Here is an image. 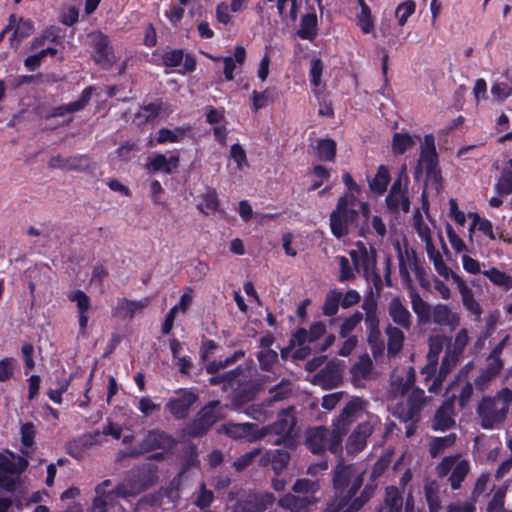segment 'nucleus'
Segmentation results:
<instances>
[{
    "label": "nucleus",
    "instance_id": "7ed1b4c3",
    "mask_svg": "<svg viewBox=\"0 0 512 512\" xmlns=\"http://www.w3.org/2000/svg\"><path fill=\"white\" fill-rule=\"evenodd\" d=\"M296 425V418L293 415V407L282 409L277 419L270 425L263 426L259 430L256 438H264L267 435H275L274 445H283L285 448H291L295 444L292 432Z\"/></svg>",
    "mask_w": 512,
    "mask_h": 512
},
{
    "label": "nucleus",
    "instance_id": "a211bd4d",
    "mask_svg": "<svg viewBox=\"0 0 512 512\" xmlns=\"http://www.w3.org/2000/svg\"><path fill=\"white\" fill-rule=\"evenodd\" d=\"M94 90L93 86L84 88L78 100L53 107L47 114V118L63 117L68 113H75L85 109L91 100Z\"/></svg>",
    "mask_w": 512,
    "mask_h": 512
},
{
    "label": "nucleus",
    "instance_id": "c9c22d12",
    "mask_svg": "<svg viewBox=\"0 0 512 512\" xmlns=\"http://www.w3.org/2000/svg\"><path fill=\"white\" fill-rule=\"evenodd\" d=\"M431 317V323L439 326H449L458 321L457 316L453 314L451 309L445 304L435 305L432 309Z\"/></svg>",
    "mask_w": 512,
    "mask_h": 512
},
{
    "label": "nucleus",
    "instance_id": "864d4df0",
    "mask_svg": "<svg viewBox=\"0 0 512 512\" xmlns=\"http://www.w3.org/2000/svg\"><path fill=\"white\" fill-rule=\"evenodd\" d=\"M456 440V435L454 433L449 434L444 437H435L431 440L429 444V452L432 457H436L445 449L451 447Z\"/></svg>",
    "mask_w": 512,
    "mask_h": 512
},
{
    "label": "nucleus",
    "instance_id": "20e7f679",
    "mask_svg": "<svg viewBox=\"0 0 512 512\" xmlns=\"http://www.w3.org/2000/svg\"><path fill=\"white\" fill-rule=\"evenodd\" d=\"M362 409L358 400L349 401L340 414L332 421V430L328 442V450L335 455H341L343 437L348 433L350 426L355 421L356 413Z\"/></svg>",
    "mask_w": 512,
    "mask_h": 512
},
{
    "label": "nucleus",
    "instance_id": "a878e982",
    "mask_svg": "<svg viewBox=\"0 0 512 512\" xmlns=\"http://www.w3.org/2000/svg\"><path fill=\"white\" fill-rule=\"evenodd\" d=\"M261 388L262 383L258 380H249L241 384L234 394L233 403L241 406L254 400Z\"/></svg>",
    "mask_w": 512,
    "mask_h": 512
},
{
    "label": "nucleus",
    "instance_id": "c756f323",
    "mask_svg": "<svg viewBox=\"0 0 512 512\" xmlns=\"http://www.w3.org/2000/svg\"><path fill=\"white\" fill-rule=\"evenodd\" d=\"M246 3L247 0H231L229 5L224 1L220 2L216 6V20L223 25H229L232 21L229 11L240 12L245 8Z\"/></svg>",
    "mask_w": 512,
    "mask_h": 512
},
{
    "label": "nucleus",
    "instance_id": "39448f33",
    "mask_svg": "<svg viewBox=\"0 0 512 512\" xmlns=\"http://www.w3.org/2000/svg\"><path fill=\"white\" fill-rule=\"evenodd\" d=\"M365 471H357L354 465L338 463L333 469V488L336 496L348 499L356 498V494L364 482Z\"/></svg>",
    "mask_w": 512,
    "mask_h": 512
},
{
    "label": "nucleus",
    "instance_id": "c03bdc74",
    "mask_svg": "<svg viewBox=\"0 0 512 512\" xmlns=\"http://www.w3.org/2000/svg\"><path fill=\"white\" fill-rule=\"evenodd\" d=\"M245 356V351L242 349L236 350L232 355L226 357L224 360H213L206 364L205 370L208 374L214 376L219 370L233 365L238 360Z\"/></svg>",
    "mask_w": 512,
    "mask_h": 512
},
{
    "label": "nucleus",
    "instance_id": "6e6552de",
    "mask_svg": "<svg viewBox=\"0 0 512 512\" xmlns=\"http://www.w3.org/2000/svg\"><path fill=\"white\" fill-rule=\"evenodd\" d=\"M425 393L420 388H414L409 394L406 404H398L395 408L394 415L401 422L420 421L421 411L425 403Z\"/></svg>",
    "mask_w": 512,
    "mask_h": 512
},
{
    "label": "nucleus",
    "instance_id": "cd10ccee",
    "mask_svg": "<svg viewBox=\"0 0 512 512\" xmlns=\"http://www.w3.org/2000/svg\"><path fill=\"white\" fill-rule=\"evenodd\" d=\"M452 416V406L449 403L444 402L435 412L432 429L434 431H446L450 429L455 424Z\"/></svg>",
    "mask_w": 512,
    "mask_h": 512
},
{
    "label": "nucleus",
    "instance_id": "052dcab7",
    "mask_svg": "<svg viewBox=\"0 0 512 512\" xmlns=\"http://www.w3.org/2000/svg\"><path fill=\"white\" fill-rule=\"evenodd\" d=\"M460 294L464 307L473 315H475L477 319H479L483 310L479 302L475 300L473 291L468 288L467 290L462 291Z\"/></svg>",
    "mask_w": 512,
    "mask_h": 512
},
{
    "label": "nucleus",
    "instance_id": "f8f14e48",
    "mask_svg": "<svg viewBox=\"0 0 512 512\" xmlns=\"http://www.w3.org/2000/svg\"><path fill=\"white\" fill-rule=\"evenodd\" d=\"M274 501L275 496L271 492L253 493L236 501L230 512H264Z\"/></svg>",
    "mask_w": 512,
    "mask_h": 512
},
{
    "label": "nucleus",
    "instance_id": "4be33fe9",
    "mask_svg": "<svg viewBox=\"0 0 512 512\" xmlns=\"http://www.w3.org/2000/svg\"><path fill=\"white\" fill-rule=\"evenodd\" d=\"M317 502L313 495H293L288 493L280 498L279 505L291 512H309L310 507Z\"/></svg>",
    "mask_w": 512,
    "mask_h": 512
},
{
    "label": "nucleus",
    "instance_id": "4d7b16f0",
    "mask_svg": "<svg viewBox=\"0 0 512 512\" xmlns=\"http://www.w3.org/2000/svg\"><path fill=\"white\" fill-rule=\"evenodd\" d=\"M289 460L290 453L286 449H276L272 452L270 462L276 475H280V473L286 468Z\"/></svg>",
    "mask_w": 512,
    "mask_h": 512
},
{
    "label": "nucleus",
    "instance_id": "8fccbe9b",
    "mask_svg": "<svg viewBox=\"0 0 512 512\" xmlns=\"http://www.w3.org/2000/svg\"><path fill=\"white\" fill-rule=\"evenodd\" d=\"M203 203L199 204L198 209L205 215H209L218 210L220 201L214 188L208 189L202 196Z\"/></svg>",
    "mask_w": 512,
    "mask_h": 512
},
{
    "label": "nucleus",
    "instance_id": "f257e3e1",
    "mask_svg": "<svg viewBox=\"0 0 512 512\" xmlns=\"http://www.w3.org/2000/svg\"><path fill=\"white\" fill-rule=\"evenodd\" d=\"M511 403L512 391L509 388L501 389L493 397H483L476 409L481 427L490 430L503 423Z\"/></svg>",
    "mask_w": 512,
    "mask_h": 512
},
{
    "label": "nucleus",
    "instance_id": "9b49d317",
    "mask_svg": "<svg viewBox=\"0 0 512 512\" xmlns=\"http://www.w3.org/2000/svg\"><path fill=\"white\" fill-rule=\"evenodd\" d=\"M92 48L94 51L93 60L103 69H110L116 62V56L111 46L109 37L97 32L92 38Z\"/></svg>",
    "mask_w": 512,
    "mask_h": 512
},
{
    "label": "nucleus",
    "instance_id": "0e129e2a",
    "mask_svg": "<svg viewBox=\"0 0 512 512\" xmlns=\"http://www.w3.org/2000/svg\"><path fill=\"white\" fill-rule=\"evenodd\" d=\"M183 58V49L168 50L163 53L161 64L166 68H176L181 65Z\"/></svg>",
    "mask_w": 512,
    "mask_h": 512
},
{
    "label": "nucleus",
    "instance_id": "b1692460",
    "mask_svg": "<svg viewBox=\"0 0 512 512\" xmlns=\"http://www.w3.org/2000/svg\"><path fill=\"white\" fill-rule=\"evenodd\" d=\"M258 425L255 423H231L226 428V434L232 439H245L248 442H255L259 434Z\"/></svg>",
    "mask_w": 512,
    "mask_h": 512
},
{
    "label": "nucleus",
    "instance_id": "338daca9",
    "mask_svg": "<svg viewBox=\"0 0 512 512\" xmlns=\"http://www.w3.org/2000/svg\"><path fill=\"white\" fill-rule=\"evenodd\" d=\"M416 4L413 0H406L400 3L396 8V17L398 24L404 26L408 18L415 12Z\"/></svg>",
    "mask_w": 512,
    "mask_h": 512
},
{
    "label": "nucleus",
    "instance_id": "603ef678",
    "mask_svg": "<svg viewBox=\"0 0 512 512\" xmlns=\"http://www.w3.org/2000/svg\"><path fill=\"white\" fill-rule=\"evenodd\" d=\"M483 275L486 276L494 285L503 287L505 290L512 288V277L495 267L484 271Z\"/></svg>",
    "mask_w": 512,
    "mask_h": 512
},
{
    "label": "nucleus",
    "instance_id": "0eeeda50",
    "mask_svg": "<svg viewBox=\"0 0 512 512\" xmlns=\"http://www.w3.org/2000/svg\"><path fill=\"white\" fill-rule=\"evenodd\" d=\"M177 444L172 435L159 429L149 430L138 447L132 452L133 455L144 454L157 449L164 451L171 450Z\"/></svg>",
    "mask_w": 512,
    "mask_h": 512
},
{
    "label": "nucleus",
    "instance_id": "5fc2aeb1",
    "mask_svg": "<svg viewBox=\"0 0 512 512\" xmlns=\"http://www.w3.org/2000/svg\"><path fill=\"white\" fill-rule=\"evenodd\" d=\"M350 257L356 267H361L365 272H368L370 267L374 265L375 259L369 255L367 249L362 244L359 252L350 251Z\"/></svg>",
    "mask_w": 512,
    "mask_h": 512
},
{
    "label": "nucleus",
    "instance_id": "79ce46f5",
    "mask_svg": "<svg viewBox=\"0 0 512 512\" xmlns=\"http://www.w3.org/2000/svg\"><path fill=\"white\" fill-rule=\"evenodd\" d=\"M338 498L327 504V507L323 512H357L361 508H356V501L359 500V497L354 499H348L345 496H337Z\"/></svg>",
    "mask_w": 512,
    "mask_h": 512
},
{
    "label": "nucleus",
    "instance_id": "473e14b6",
    "mask_svg": "<svg viewBox=\"0 0 512 512\" xmlns=\"http://www.w3.org/2000/svg\"><path fill=\"white\" fill-rule=\"evenodd\" d=\"M317 15L315 12L307 13L301 17L297 36L304 40H314L317 36Z\"/></svg>",
    "mask_w": 512,
    "mask_h": 512
},
{
    "label": "nucleus",
    "instance_id": "e2e57ef3",
    "mask_svg": "<svg viewBox=\"0 0 512 512\" xmlns=\"http://www.w3.org/2000/svg\"><path fill=\"white\" fill-rule=\"evenodd\" d=\"M290 385L289 380L282 379L278 384L269 389L271 395L270 400L272 402H278L286 399L291 393Z\"/></svg>",
    "mask_w": 512,
    "mask_h": 512
},
{
    "label": "nucleus",
    "instance_id": "f704fd0d",
    "mask_svg": "<svg viewBox=\"0 0 512 512\" xmlns=\"http://www.w3.org/2000/svg\"><path fill=\"white\" fill-rule=\"evenodd\" d=\"M13 33L10 37L11 46H14V41L17 40L15 47L17 48L23 39L28 38L34 32V24L30 19H24L17 16V21Z\"/></svg>",
    "mask_w": 512,
    "mask_h": 512
},
{
    "label": "nucleus",
    "instance_id": "c85d7f7f",
    "mask_svg": "<svg viewBox=\"0 0 512 512\" xmlns=\"http://www.w3.org/2000/svg\"><path fill=\"white\" fill-rule=\"evenodd\" d=\"M162 111V101L158 99L155 102L141 106L140 110L134 115V122L137 126H143L153 122L158 118Z\"/></svg>",
    "mask_w": 512,
    "mask_h": 512
},
{
    "label": "nucleus",
    "instance_id": "37998d69",
    "mask_svg": "<svg viewBox=\"0 0 512 512\" xmlns=\"http://www.w3.org/2000/svg\"><path fill=\"white\" fill-rule=\"evenodd\" d=\"M342 292L338 289H331L327 292L322 306V314L327 317H333L338 313L341 305Z\"/></svg>",
    "mask_w": 512,
    "mask_h": 512
},
{
    "label": "nucleus",
    "instance_id": "49530a36",
    "mask_svg": "<svg viewBox=\"0 0 512 512\" xmlns=\"http://www.w3.org/2000/svg\"><path fill=\"white\" fill-rule=\"evenodd\" d=\"M457 358L454 356L445 355L442 358L438 373L433 381L430 391L436 390L442 385L447 375L450 373L452 367L456 364Z\"/></svg>",
    "mask_w": 512,
    "mask_h": 512
},
{
    "label": "nucleus",
    "instance_id": "3c124183",
    "mask_svg": "<svg viewBox=\"0 0 512 512\" xmlns=\"http://www.w3.org/2000/svg\"><path fill=\"white\" fill-rule=\"evenodd\" d=\"M186 133V129L176 127L174 130L168 128H161L158 131L156 138L157 144L177 143L180 142Z\"/></svg>",
    "mask_w": 512,
    "mask_h": 512
},
{
    "label": "nucleus",
    "instance_id": "412c9836",
    "mask_svg": "<svg viewBox=\"0 0 512 512\" xmlns=\"http://www.w3.org/2000/svg\"><path fill=\"white\" fill-rule=\"evenodd\" d=\"M388 314L396 325L405 330H410L412 315L399 296H395L390 300Z\"/></svg>",
    "mask_w": 512,
    "mask_h": 512
},
{
    "label": "nucleus",
    "instance_id": "2eb2a0df",
    "mask_svg": "<svg viewBox=\"0 0 512 512\" xmlns=\"http://www.w3.org/2000/svg\"><path fill=\"white\" fill-rule=\"evenodd\" d=\"M374 432V425L365 421L359 423L356 428L349 435L346 442V449L348 453H359L364 450L367 444V439Z\"/></svg>",
    "mask_w": 512,
    "mask_h": 512
},
{
    "label": "nucleus",
    "instance_id": "aec40b11",
    "mask_svg": "<svg viewBox=\"0 0 512 512\" xmlns=\"http://www.w3.org/2000/svg\"><path fill=\"white\" fill-rule=\"evenodd\" d=\"M422 165L425 169H431L438 166V154L436 151L435 138L433 134H427L424 136V140L421 145L420 158L415 169L416 176L418 173H421Z\"/></svg>",
    "mask_w": 512,
    "mask_h": 512
},
{
    "label": "nucleus",
    "instance_id": "2f4dec72",
    "mask_svg": "<svg viewBox=\"0 0 512 512\" xmlns=\"http://www.w3.org/2000/svg\"><path fill=\"white\" fill-rule=\"evenodd\" d=\"M403 496L395 486H389L385 490L384 504L379 512H402Z\"/></svg>",
    "mask_w": 512,
    "mask_h": 512
},
{
    "label": "nucleus",
    "instance_id": "7c9ffc66",
    "mask_svg": "<svg viewBox=\"0 0 512 512\" xmlns=\"http://www.w3.org/2000/svg\"><path fill=\"white\" fill-rule=\"evenodd\" d=\"M419 140L418 135L412 136L409 133L396 132L392 136L391 151L394 155H403Z\"/></svg>",
    "mask_w": 512,
    "mask_h": 512
},
{
    "label": "nucleus",
    "instance_id": "680f3d73",
    "mask_svg": "<svg viewBox=\"0 0 512 512\" xmlns=\"http://www.w3.org/2000/svg\"><path fill=\"white\" fill-rule=\"evenodd\" d=\"M472 216L473 219L469 231L473 232L474 228L477 227L480 232L488 236L491 240H494L495 235L492 222L488 219L481 218L477 213H474Z\"/></svg>",
    "mask_w": 512,
    "mask_h": 512
},
{
    "label": "nucleus",
    "instance_id": "13d9d810",
    "mask_svg": "<svg viewBox=\"0 0 512 512\" xmlns=\"http://www.w3.org/2000/svg\"><path fill=\"white\" fill-rule=\"evenodd\" d=\"M257 359L262 371L270 372L278 360V354L273 349H263L258 352Z\"/></svg>",
    "mask_w": 512,
    "mask_h": 512
},
{
    "label": "nucleus",
    "instance_id": "e433bc0d",
    "mask_svg": "<svg viewBox=\"0 0 512 512\" xmlns=\"http://www.w3.org/2000/svg\"><path fill=\"white\" fill-rule=\"evenodd\" d=\"M390 171L387 166L380 165L377 168V172L374 178L369 181V188L376 194H383L387 190V186L390 183Z\"/></svg>",
    "mask_w": 512,
    "mask_h": 512
},
{
    "label": "nucleus",
    "instance_id": "9d476101",
    "mask_svg": "<svg viewBox=\"0 0 512 512\" xmlns=\"http://www.w3.org/2000/svg\"><path fill=\"white\" fill-rule=\"evenodd\" d=\"M50 169H61L74 172H91L93 165L88 155L77 154L70 157H63L60 154L52 156L48 161Z\"/></svg>",
    "mask_w": 512,
    "mask_h": 512
},
{
    "label": "nucleus",
    "instance_id": "6ab92c4d",
    "mask_svg": "<svg viewBox=\"0 0 512 512\" xmlns=\"http://www.w3.org/2000/svg\"><path fill=\"white\" fill-rule=\"evenodd\" d=\"M29 465L26 457L16 455L9 449L0 452V471L10 475L23 473Z\"/></svg>",
    "mask_w": 512,
    "mask_h": 512
},
{
    "label": "nucleus",
    "instance_id": "ea45409f",
    "mask_svg": "<svg viewBox=\"0 0 512 512\" xmlns=\"http://www.w3.org/2000/svg\"><path fill=\"white\" fill-rule=\"evenodd\" d=\"M337 144L331 138L319 139L316 146V155L320 161L332 162L335 160Z\"/></svg>",
    "mask_w": 512,
    "mask_h": 512
},
{
    "label": "nucleus",
    "instance_id": "4468645a",
    "mask_svg": "<svg viewBox=\"0 0 512 512\" xmlns=\"http://www.w3.org/2000/svg\"><path fill=\"white\" fill-rule=\"evenodd\" d=\"M67 299L76 304L78 313L79 335H85L91 310V298L82 290L75 289L67 293Z\"/></svg>",
    "mask_w": 512,
    "mask_h": 512
},
{
    "label": "nucleus",
    "instance_id": "774afa93",
    "mask_svg": "<svg viewBox=\"0 0 512 512\" xmlns=\"http://www.w3.org/2000/svg\"><path fill=\"white\" fill-rule=\"evenodd\" d=\"M367 342L374 357H378L383 354L385 344L381 337V331L368 332Z\"/></svg>",
    "mask_w": 512,
    "mask_h": 512
},
{
    "label": "nucleus",
    "instance_id": "393cba45",
    "mask_svg": "<svg viewBox=\"0 0 512 512\" xmlns=\"http://www.w3.org/2000/svg\"><path fill=\"white\" fill-rule=\"evenodd\" d=\"M409 297L411 300L412 310L416 314L418 324H430L432 322L431 313L433 307H431V305L414 289H411L409 292Z\"/></svg>",
    "mask_w": 512,
    "mask_h": 512
},
{
    "label": "nucleus",
    "instance_id": "72a5a7b5",
    "mask_svg": "<svg viewBox=\"0 0 512 512\" xmlns=\"http://www.w3.org/2000/svg\"><path fill=\"white\" fill-rule=\"evenodd\" d=\"M426 251L429 260L433 262L436 272L445 279H448L451 269L446 265L441 253L435 248L430 238L426 241Z\"/></svg>",
    "mask_w": 512,
    "mask_h": 512
},
{
    "label": "nucleus",
    "instance_id": "bb28decb",
    "mask_svg": "<svg viewBox=\"0 0 512 512\" xmlns=\"http://www.w3.org/2000/svg\"><path fill=\"white\" fill-rule=\"evenodd\" d=\"M150 304V298L145 297L141 300H128L120 298L117 301L114 315L132 318L137 311H141Z\"/></svg>",
    "mask_w": 512,
    "mask_h": 512
},
{
    "label": "nucleus",
    "instance_id": "bf43d9fd",
    "mask_svg": "<svg viewBox=\"0 0 512 512\" xmlns=\"http://www.w3.org/2000/svg\"><path fill=\"white\" fill-rule=\"evenodd\" d=\"M363 320V315L359 311H355L349 317H346L339 329V336L341 338H346L349 334L361 323Z\"/></svg>",
    "mask_w": 512,
    "mask_h": 512
},
{
    "label": "nucleus",
    "instance_id": "a18cd8bd",
    "mask_svg": "<svg viewBox=\"0 0 512 512\" xmlns=\"http://www.w3.org/2000/svg\"><path fill=\"white\" fill-rule=\"evenodd\" d=\"M424 495L428 505L429 512H438L441 508L439 497V485L433 480L424 485Z\"/></svg>",
    "mask_w": 512,
    "mask_h": 512
},
{
    "label": "nucleus",
    "instance_id": "dca6fc26",
    "mask_svg": "<svg viewBox=\"0 0 512 512\" xmlns=\"http://www.w3.org/2000/svg\"><path fill=\"white\" fill-rule=\"evenodd\" d=\"M312 383L324 389H333L342 383V375L338 365L330 361L312 379Z\"/></svg>",
    "mask_w": 512,
    "mask_h": 512
},
{
    "label": "nucleus",
    "instance_id": "5701e85b",
    "mask_svg": "<svg viewBox=\"0 0 512 512\" xmlns=\"http://www.w3.org/2000/svg\"><path fill=\"white\" fill-rule=\"evenodd\" d=\"M180 155L178 153L170 155L168 158L164 154H156L149 159L147 169L153 173L162 172L172 174L179 166Z\"/></svg>",
    "mask_w": 512,
    "mask_h": 512
},
{
    "label": "nucleus",
    "instance_id": "de8ad7c7",
    "mask_svg": "<svg viewBox=\"0 0 512 512\" xmlns=\"http://www.w3.org/2000/svg\"><path fill=\"white\" fill-rule=\"evenodd\" d=\"M469 473V463L466 460H461L456 463L449 476V482L453 490L461 487L462 482L465 480Z\"/></svg>",
    "mask_w": 512,
    "mask_h": 512
},
{
    "label": "nucleus",
    "instance_id": "6e6d98bb",
    "mask_svg": "<svg viewBox=\"0 0 512 512\" xmlns=\"http://www.w3.org/2000/svg\"><path fill=\"white\" fill-rule=\"evenodd\" d=\"M243 373V368L241 365L236 367L233 370L224 372L222 374L214 375L211 378H209L208 382L210 385H219V384H225L228 386H233L234 382L236 381V378L239 377Z\"/></svg>",
    "mask_w": 512,
    "mask_h": 512
},
{
    "label": "nucleus",
    "instance_id": "4c0bfd02",
    "mask_svg": "<svg viewBox=\"0 0 512 512\" xmlns=\"http://www.w3.org/2000/svg\"><path fill=\"white\" fill-rule=\"evenodd\" d=\"M386 207L391 213H397L401 207L404 213L410 210L408 193L389 192L385 199Z\"/></svg>",
    "mask_w": 512,
    "mask_h": 512
},
{
    "label": "nucleus",
    "instance_id": "69168bd1",
    "mask_svg": "<svg viewBox=\"0 0 512 512\" xmlns=\"http://www.w3.org/2000/svg\"><path fill=\"white\" fill-rule=\"evenodd\" d=\"M292 490L303 495H313L319 490V483L310 479L302 478L296 480Z\"/></svg>",
    "mask_w": 512,
    "mask_h": 512
},
{
    "label": "nucleus",
    "instance_id": "1a4fd4ad",
    "mask_svg": "<svg viewBox=\"0 0 512 512\" xmlns=\"http://www.w3.org/2000/svg\"><path fill=\"white\" fill-rule=\"evenodd\" d=\"M390 464L391 455L387 453L379 457L377 461L373 464L369 480L367 484L364 486L363 490L361 491L359 500L356 501L355 503L357 506L356 508H362L371 499L378 486L379 478L384 475L386 470L389 468Z\"/></svg>",
    "mask_w": 512,
    "mask_h": 512
},
{
    "label": "nucleus",
    "instance_id": "58836bf2",
    "mask_svg": "<svg viewBox=\"0 0 512 512\" xmlns=\"http://www.w3.org/2000/svg\"><path fill=\"white\" fill-rule=\"evenodd\" d=\"M388 343L387 350L390 355H396L403 347V342L405 339L404 333L400 328L392 325H388L385 330Z\"/></svg>",
    "mask_w": 512,
    "mask_h": 512
},
{
    "label": "nucleus",
    "instance_id": "f03ea898",
    "mask_svg": "<svg viewBox=\"0 0 512 512\" xmlns=\"http://www.w3.org/2000/svg\"><path fill=\"white\" fill-rule=\"evenodd\" d=\"M358 200L353 193H345L336 204L329 217L331 233L342 238L349 234L350 227L357 224L359 212Z\"/></svg>",
    "mask_w": 512,
    "mask_h": 512
},
{
    "label": "nucleus",
    "instance_id": "423d86ee",
    "mask_svg": "<svg viewBox=\"0 0 512 512\" xmlns=\"http://www.w3.org/2000/svg\"><path fill=\"white\" fill-rule=\"evenodd\" d=\"M217 401H211L205 405L196 415V418L188 423L184 429L185 434L192 438L205 435L209 429L217 422L215 407Z\"/></svg>",
    "mask_w": 512,
    "mask_h": 512
},
{
    "label": "nucleus",
    "instance_id": "ddd939ff",
    "mask_svg": "<svg viewBox=\"0 0 512 512\" xmlns=\"http://www.w3.org/2000/svg\"><path fill=\"white\" fill-rule=\"evenodd\" d=\"M198 395L191 389H181L179 396L171 398L165 405V408L177 420L185 419L191 407L197 402Z\"/></svg>",
    "mask_w": 512,
    "mask_h": 512
},
{
    "label": "nucleus",
    "instance_id": "a19ab883",
    "mask_svg": "<svg viewBox=\"0 0 512 512\" xmlns=\"http://www.w3.org/2000/svg\"><path fill=\"white\" fill-rule=\"evenodd\" d=\"M509 168H504L494 185L495 192L500 196L512 193V158L507 162Z\"/></svg>",
    "mask_w": 512,
    "mask_h": 512
},
{
    "label": "nucleus",
    "instance_id": "09e8293b",
    "mask_svg": "<svg viewBox=\"0 0 512 512\" xmlns=\"http://www.w3.org/2000/svg\"><path fill=\"white\" fill-rule=\"evenodd\" d=\"M111 497V495L106 496V499L95 497L92 504L93 509L98 512H126L125 508Z\"/></svg>",
    "mask_w": 512,
    "mask_h": 512
},
{
    "label": "nucleus",
    "instance_id": "f3484780",
    "mask_svg": "<svg viewBox=\"0 0 512 512\" xmlns=\"http://www.w3.org/2000/svg\"><path fill=\"white\" fill-rule=\"evenodd\" d=\"M328 435L329 430L326 426H317L309 428L306 432L305 445L307 449L315 454H324L328 449Z\"/></svg>",
    "mask_w": 512,
    "mask_h": 512
}]
</instances>
